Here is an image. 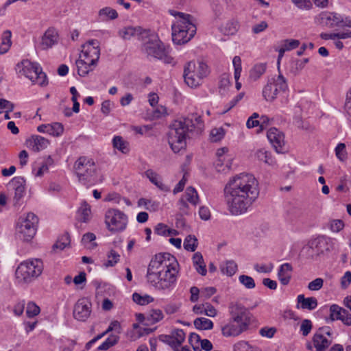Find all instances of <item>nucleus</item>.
Here are the masks:
<instances>
[{
    "label": "nucleus",
    "instance_id": "obj_1",
    "mask_svg": "<svg viewBox=\"0 0 351 351\" xmlns=\"http://www.w3.org/2000/svg\"><path fill=\"white\" fill-rule=\"evenodd\" d=\"M224 195L232 215L245 213L259 195L258 181L250 173L237 175L226 184Z\"/></svg>",
    "mask_w": 351,
    "mask_h": 351
},
{
    "label": "nucleus",
    "instance_id": "obj_2",
    "mask_svg": "<svg viewBox=\"0 0 351 351\" xmlns=\"http://www.w3.org/2000/svg\"><path fill=\"white\" fill-rule=\"evenodd\" d=\"M203 121L200 116L194 120L189 117L176 120L169 128L167 133L168 143L174 153H178L186 148V138L194 131L199 133L203 128Z\"/></svg>",
    "mask_w": 351,
    "mask_h": 351
},
{
    "label": "nucleus",
    "instance_id": "obj_3",
    "mask_svg": "<svg viewBox=\"0 0 351 351\" xmlns=\"http://www.w3.org/2000/svg\"><path fill=\"white\" fill-rule=\"evenodd\" d=\"M171 16L178 17L172 25V40L174 44L183 45L188 43L196 34L197 27L191 21V15L173 10H169Z\"/></svg>",
    "mask_w": 351,
    "mask_h": 351
},
{
    "label": "nucleus",
    "instance_id": "obj_4",
    "mask_svg": "<svg viewBox=\"0 0 351 351\" xmlns=\"http://www.w3.org/2000/svg\"><path fill=\"white\" fill-rule=\"evenodd\" d=\"M142 47L143 52L148 58H154L162 60L165 64H171L173 58L169 55L170 50L154 34L149 31V36Z\"/></svg>",
    "mask_w": 351,
    "mask_h": 351
},
{
    "label": "nucleus",
    "instance_id": "obj_5",
    "mask_svg": "<svg viewBox=\"0 0 351 351\" xmlns=\"http://www.w3.org/2000/svg\"><path fill=\"white\" fill-rule=\"evenodd\" d=\"M74 169L80 183L87 186L95 184L97 181L96 165L92 158L80 157L74 164Z\"/></svg>",
    "mask_w": 351,
    "mask_h": 351
},
{
    "label": "nucleus",
    "instance_id": "obj_6",
    "mask_svg": "<svg viewBox=\"0 0 351 351\" xmlns=\"http://www.w3.org/2000/svg\"><path fill=\"white\" fill-rule=\"evenodd\" d=\"M43 263L40 259H32L21 263L17 267L15 275L20 282H29L38 277L43 271Z\"/></svg>",
    "mask_w": 351,
    "mask_h": 351
},
{
    "label": "nucleus",
    "instance_id": "obj_7",
    "mask_svg": "<svg viewBox=\"0 0 351 351\" xmlns=\"http://www.w3.org/2000/svg\"><path fill=\"white\" fill-rule=\"evenodd\" d=\"M172 265H178L176 257L169 253H159L151 260L147 271V281H154L160 269H165Z\"/></svg>",
    "mask_w": 351,
    "mask_h": 351
},
{
    "label": "nucleus",
    "instance_id": "obj_8",
    "mask_svg": "<svg viewBox=\"0 0 351 351\" xmlns=\"http://www.w3.org/2000/svg\"><path fill=\"white\" fill-rule=\"evenodd\" d=\"M128 216L117 208H110L105 213V224L108 231L112 233L121 232L128 226Z\"/></svg>",
    "mask_w": 351,
    "mask_h": 351
},
{
    "label": "nucleus",
    "instance_id": "obj_9",
    "mask_svg": "<svg viewBox=\"0 0 351 351\" xmlns=\"http://www.w3.org/2000/svg\"><path fill=\"white\" fill-rule=\"evenodd\" d=\"M38 223V217L32 213H29L25 219H20L16 228L19 237L24 241H31L36 234Z\"/></svg>",
    "mask_w": 351,
    "mask_h": 351
},
{
    "label": "nucleus",
    "instance_id": "obj_10",
    "mask_svg": "<svg viewBox=\"0 0 351 351\" xmlns=\"http://www.w3.org/2000/svg\"><path fill=\"white\" fill-rule=\"evenodd\" d=\"M178 265H172L164 270L160 269L154 281H148L158 290H171L175 286Z\"/></svg>",
    "mask_w": 351,
    "mask_h": 351
},
{
    "label": "nucleus",
    "instance_id": "obj_11",
    "mask_svg": "<svg viewBox=\"0 0 351 351\" xmlns=\"http://www.w3.org/2000/svg\"><path fill=\"white\" fill-rule=\"evenodd\" d=\"M288 88L285 78L281 74L276 78H271L263 89V96L267 101H274L280 92H285Z\"/></svg>",
    "mask_w": 351,
    "mask_h": 351
},
{
    "label": "nucleus",
    "instance_id": "obj_12",
    "mask_svg": "<svg viewBox=\"0 0 351 351\" xmlns=\"http://www.w3.org/2000/svg\"><path fill=\"white\" fill-rule=\"evenodd\" d=\"M230 319L239 324L247 329L251 322V313L243 304L238 302H231L228 306Z\"/></svg>",
    "mask_w": 351,
    "mask_h": 351
},
{
    "label": "nucleus",
    "instance_id": "obj_13",
    "mask_svg": "<svg viewBox=\"0 0 351 351\" xmlns=\"http://www.w3.org/2000/svg\"><path fill=\"white\" fill-rule=\"evenodd\" d=\"M92 304L87 298L79 299L74 306L73 317L80 322H85L91 313Z\"/></svg>",
    "mask_w": 351,
    "mask_h": 351
},
{
    "label": "nucleus",
    "instance_id": "obj_14",
    "mask_svg": "<svg viewBox=\"0 0 351 351\" xmlns=\"http://www.w3.org/2000/svg\"><path fill=\"white\" fill-rule=\"evenodd\" d=\"M342 21V16L338 13L330 12H322L315 18V22L322 26L327 27H339Z\"/></svg>",
    "mask_w": 351,
    "mask_h": 351
},
{
    "label": "nucleus",
    "instance_id": "obj_15",
    "mask_svg": "<svg viewBox=\"0 0 351 351\" xmlns=\"http://www.w3.org/2000/svg\"><path fill=\"white\" fill-rule=\"evenodd\" d=\"M267 137L277 153L285 152V142L282 132L276 128H271L267 132Z\"/></svg>",
    "mask_w": 351,
    "mask_h": 351
},
{
    "label": "nucleus",
    "instance_id": "obj_16",
    "mask_svg": "<svg viewBox=\"0 0 351 351\" xmlns=\"http://www.w3.org/2000/svg\"><path fill=\"white\" fill-rule=\"evenodd\" d=\"M341 320L343 324L351 326V314L345 308L337 304H332L330 306V316L326 319V322H334Z\"/></svg>",
    "mask_w": 351,
    "mask_h": 351
},
{
    "label": "nucleus",
    "instance_id": "obj_17",
    "mask_svg": "<svg viewBox=\"0 0 351 351\" xmlns=\"http://www.w3.org/2000/svg\"><path fill=\"white\" fill-rule=\"evenodd\" d=\"M9 185L14 190V205H21V200L25 194V180L21 176L14 177L9 182Z\"/></svg>",
    "mask_w": 351,
    "mask_h": 351
},
{
    "label": "nucleus",
    "instance_id": "obj_18",
    "mask_svg": "<svg viewBox=\"0 0 351 351\" xmlns=\"http://www.w3.org/2000/svg\"><path fill=\"white\" fill-rule=\"evenodd\" d=\"M149 31L143 29L141 27H125L119 31V35L124 40H130L136 38L138 40H144L149 36Z\"/></svg>",
    "mask_w": 351,
    "mask_h": 351
},
{
    "label": "nucleus",
    "instance_id": "obj_19",
    "mask_svg": "<svg viewBox=\"0 0 351 351\" xmlns=\"http://www.w3.org/2000/svg\"><path fill=\"white\" fill-rule=\"evenodd\" d=\"M195 64L193 62H189L184 66L183 77L186 84L190 87H196L200 84L202 80L194 69Z\"/></svg>",
    "mask_w": 351,
    "mask_h": 351
},
{
    "label": "nucleus",
    "instance_id": "obj_20",
    "mask_svg": "<svg viewBox=\"0 0 351 351\" xmlns=\"http://www.w3.org/2000/svg\"><path fill=\"white\" fill-rule=\"evenodd\" d=\"M39 66L40 65L38 63L32 62L28 60H25L17 64L16 70L19 73L32 80L34 76L38 75V69Z\"/></svg>",
    "mask_w": 351,
    "mask_h": 351
},
{
    "label": "nucleus",
    "instance_id": "obj_21",
    "mask_svg": "<svg viewBox=\"0 0 351 351\" xmlns=\"http://www.w3.org/2000/svg\"><path fill=\"white\" fill-rule=\"evenodd\" d=\"M228 152V148L222 147L217 151V156L218 159L215 162V168L217 171L226 173L231 168V162L230 158H228L226 159V156H225V153Z\"/></svg>",
    "mask_w": 351,
    "mask_h": 351
},
{
    "label": "nucleus",
    "instance_id": "obj_22",
    "mask_svg": "<svg viewBox=\"0 0 351 351\" xmlns=\"http://www.w3.org/2000/svg\"><path fill=\"white\" fill-rule=\"evenodd\" d=\"M26 145L35 152H38L47 147L49 141L41 136L34 135L30 138L27 139Z\"/></svg>",
    "mask_w": 351,
    "mask_h": 351
},
{
    "label": "nucleus",
    "instance_id": "obj_23",
    "mask_svg": "<svg viewBox=\"0 0 351 351\" xmlns=\"http://www.w3.org/2000/svg\"><path fill=\"white\" fill-rule=\"evenodd\" d=\"M246 330V328L230 319L229 322L221 327V333L226 337H237Z\"/></svg>",
    "mask_w": 351,
    "mask_h": 351
},
{
    "label": "nucleus",
    "instance_id": "obj_24",
    "mask_svg": "<svg viewBox=\"0 0 351 351\" xmlns=\"http://www.w3.org/2000/svg\"><path fill=\"white\" fill-rule=\"evenodd\" d=\"M58 34L54 28H49L42 38L41 45L43 49L52 47L58 43Z\"/></svg>",
    "mask_w": 351,
    "mask_h": 351
},
{
    "label": "nucleus",
    "instance_id": "obj_25",
    "mask_svg": "<svg viewBox=\"0 0 351 351\" xmlns=\"http://www.w3.org/2000/svg\"><path fill=\"white\" fill-rule=\"evenodd\" d=\"M298 308L307 309L313 311L317 306V300L314 297L305 298L303 294L298 295L297 297Z\"/></svg>",
    "mask_w": 351,
    "mask_h": 351
},
{
    "label": "nucleus",
    "instance_id": "obj_26",
    "mask_svg": "<svg viewBox=\"0 0 351 351\" xmlns=\"http://www.w3.org/2000/svg\"><path fill=\"white\" fill-rule=\"evenodd\" d=\"M293 267L290 263H286L280 266L278 277L282 285H287L289 283Z\"/></svg>",
    "mask_w": 351,
    "mask_h": 351
},
{
    "label": "nucleus",
    "instance_id": "obj_27",
    "mask_svg": "<svg viewBox=\"0 0 351 351\" xmlns=\"http://www.w3.org/2000/svg\"><path fill=\"white\" fill-rule=\"evenodd\" d=\"M84 48H86L90 56L92 62H97L100 56L99 43L97 40H89Z\"/></svg>",
    "mask_w": 351,
    "mask_h": 351
},
{
    "label": "nucleus",
    "instance_id": "obj_28",
    "mask_svg": "<svg viewBox=\"0 0 351 351\" xmlns=\"http://www.w3.org/2000/svg\"><path fill=\"white\" fill-rule=\"evenodd\" d=\"M313 342L317 351L325 350L331 343V341L328 340L320 332H315L314 334L313 337Z\"/></svg>",
    "mask_w": 351,
    "mask_h": 351
},
{
    "label": "nucleus",
    "instance_id": "obj_29",
    "mask_svg": "<svg viewBox=\"0 0 351 351\" xmlns=\"http://www.w3.org/2000/svg\"><path fill=\"white\" fill-rule=\"evenodd\" d=\"M193 264L196 271L202 276H206L207 270L202 254L195 252L193 256Z\"/></svg>",
    "mask_w": 351,
    "mask_h": 351
},
{
    "label": "nucleus",
    "instance_id": "obj_30",
    "mask_svg": "<svg viewBox=\"0 0 351 351\" xmlns=\"http://www.w3.org/2000/svg\"><path fill=\"white\" fill-rule=\"evenodd\" d=\"M145 176L150 180L152 183L156 185L162 191H167L169 188L167 185L162 183L160 176L152 169H148L145 172Z\"/></svg>",
    "mask_w": 351,
    "mask_h": 351
},
{
    "label": "nucleus",
    "instance_id": "obj_31",
    "mask_svg": "<svg viewBox=\"0 0 351 351\" xmlns=\"http://www.w3.org/2000/svg\"><path fill=\"white\" fill-rule=\"evenodd\" d=\"M12 32L10 30H5L3 32L1 36V43L0 44V54H5L8 51L12 45Z\"/></svg>",
    "mask_w": 351,
    "mask_h": 351
},
{
    "label": "nucleus",
    "instance_id": "obj_32",
    "mask_svg": "<svg viewBox=\"0 0 351 351\" xmlns=\"http://www.w3.org/2000/svg\"><path fill=\"white\" fill-rule=\"evenodd\" d=\"M163 313L160 309H152L146 315L147 322L144 325L149 326L154 324L163 319Z\"/></svg>",
    "mask_w": 351,
    "mask_h": 351
},
{
    "label": "nucleus",
    "instance_id": "obj_33",
    "mask_svg": "<svg viewBox=\"0 0 351 351\" xmlns=\"http://www.w3.org/2000/svg\"><path fill=\"white\" fill-rule=\"evenodd\" d=\"M194 326L196 329L206 330H211L213 328V322L205 317H197L193 322Z\"/></svg>",
    "mask_w": 351,
    "mask_h": 351
},
{
    "label": "nucleus",
    "instance_id": "obj_34",
    "mask_svg": "<svg viewBox=\"0 0 351 351\" xmlns=\"http://www.w3.org/2000/svg\"><path fill=\"white\" fill-rule=\"evenodd\" d=\"M232 64H233L234 69V79L236 80V88L237 90H239L241 87V84L238 82V80L241 76V73L242 71L241 58L237 56H234L232 60Z\"/></svg>",
    "mask_w": 351,
    "mask_h": 351
},
{
    "label": "nucleus",
    "instance_id": "obj_35",
    "mask_svg": "<svg viewBox=\"0 0 351 351\" xmlns=\"http://www.w3.org/2000/svg\"><path fill=\"white\" fill-rule=\"evenodd\" d=\"M90 213V206L84 202L83 204H82L77 211L78 219L84 223L87 222L89 220Z\"/></svg>",
    "mask_w": 351,
    "mask_h": 351
},
{
    "label": "nucleus",
    "instance_id": "obj_36",
    "mask_svg": "<svg viewBox=\"0 0 351 351\" xmlns=\"http://www.w3.org/2000/svg\"><path fill=\"white\" fill-rule=\"evenodd\" d=\"M266 64L259 63L255 64L250 71V77L251 80H257L266 71Z\"/></svg>",
    "mask_w": 351,
    "mask_h": 351
},
{
    "label": "nucleus",
    "instance_id": "obj_37",
    "mask_svg": "<svg viewBox=\"0 0 351 351\" xmlns=\"http://www.w3.org/2000/svg\"><path fill=\"white\" fill-rule=\"evenodd\" d=\"M304 69L299 59H292L287 66V71L293 75H297Z\"/></svg>",
    "mask_w": 351,
    "mask_h": 351
},
{
    "label": "nucleus",
    "instance_id": "obj_38",
    "mask_svg": "<svg viewBox=\"0 0 351 351\" xmlns=\"http://www.w3.org/2000/svg\"><path fill=\"white\" fill-rule=\"evenodd\" d=\"M75 64L77 69V73L81 77L86 76L94 69L86 63V62L80 59L76 60Z\"/></svg>",
    "mask_w": 351,
    "mask_h": 351
},
{
    "label": "nucleus",
    "instance_id": "obj_39",
    "mask_svg": "<svg viewBox=\"0 0 351 351\" xmlns=\"http://www.w3.org/2000/svg\"><path fill=\"white\" fill-rule=\"evenodd\" d=\"M198 241L194 235H188L184 241V248L189 252H195L197 247Z\"/></svg>",
    "mask_w": 351,
    "mask_h": 351
},
{
    "label": "nucleus",
    "instance_id": "obj_40",
    "mask_svg": "<svg viewBox=\"0 0 351 351\" xmlns=\"http://www.w3.org/2000/svg\"><path fill=\"white\" fill-rule=\"evenodd\" d=\"M183 197L194 206L197 205L198 203L199 197L197 192L192 186H189L186 189Z\"/></svg>",
    "mask_w": 351,
    "mask_h": 351
},
{
    "label": "nucleus",
    "instance_id": "obj_41",
    "mask_svg": "<svg viewBox=\"0 0 351 351\" xmlns=\"http://www.w3.org/2000/svg\"><path fill=\"white\" fill-rule=\"evenodd\" d=\"M221 269L223 274L232 276L237 271V265L234 261H227L224 265H221Z\"/></svg>",
    "mask_w": 351,
    "mask_h": 351
},
{
    "label": "nucleus",
    "instance_id": "obj_42",
    "mask_svg": "<svg viewBox=\"0 0 351 351\" xmlns=\"http://www.w3.org/2000/svg\"><path fill=\"white\" fill-rule=\"evenodd\" d=\"M233 351H261L256 346L250 345L247 341H240L233 347Z\"/></svg>",
    "mask_w": 351,
    "mask_h": 351
},
{
    "label": "nucleus",
    "instance_id": "obj_43",
    "mask_svg": "<svg viewBox=\"0 0 351 351\" xmlns=\"http://www.w3.org/2000/svg\"><path fill=\"white\" fill-rule=\"evenodd\" d=\"M154 232L158 235L165 237L177 234V231L176 230L169 229L167 225L162 223H160L156 226L154 228Z\"/></svg>",
    "mask_w": 351,
    "mask_h": 351
},
{
    "label": "nucleus",
    "instance_id": "obj_44",
    "mask_svg": "<svg viewBox=\"0 0 351 351\" xmlns=\"http://www.w3.org/2000/svg\"><path fill=\"white\" fill-rule=\"evenodd\" d=\"M256 156L259 160L263 161L269 165L274 163V160L271 157V153L265 149H258L256 153Z\"/></svg>",
    "mask_w": 351,
    "mask_h": 351
},
{
    "label": "nucleus",
    "instance_id": "obj_45",
    "mask_svg": "<svg viewBox=\"0 0 351 351\" xmlns=\"http://www.w3.org/2000/svg\"><path fill=\"white\" fill-rule=\"evenodd\" d=\"M64 132V126L62 123L54 122L51 124H48V134L53 136H60Z\"/></svg>",
    "mask_w": 351,
    "mask_h": 351
},
{
    "label": "nucleus",
    "instance_id": "obj_46",
    "mask_svg": "<svg viewBox=\"0 0 351 351\" xmlns=\"http://www.w3.org/2000/svg\"><path fill=\"white\" fill-rule=\"evenodd\" d=\"M133 301L139 305H146L154 301V298L149 295L145 294L141 295L138 293H134L132 295Z\"/></svg>",
    "mask_w": 351,
    "mask_h": 351
},
{
    "label": "nucleus",
    "instance_id": "obj_47",
    "mask_svg": "<svg viewBox=\"0 0 351 351\" xmlns=\"http://www.w3.org/2000/svg\"><path fill=\"white\" fill-rule=\"evenodd\" d=\"M119 337L117 335L108 337L98 348L99 350H107L118 343Z\"/></svg>",
    "mask_w": 351,
    "mask_h": 351
},
{
    "label": "nucleus",
    "instance_id": "obj_48",
    "mask_svg": "<svg viewBox=\"0 0 351 351\" xmlns=\"http://www.w3.org/2000/svg\"><path fill=\"white\" fill-rule=\"evenodd\" d=\"M239 27V23L236 20H232L228 21L224 27H223V33L228 35H233L236 34Z\"/></svg>",
    "mask_w": 351,
    "mask_h": 351
},
{
    "label": "nucleus",
    "instance_id": "obj_49",
    "mask_svg": "<svg viewBox=\"0 0 351 351\" xmlns=\"http://www.w3.org/2000/svg\"><path fill=\"white\" fill-rule=\"evenodd\" d=\"M31 81L34 84H37L41 86H44L48 84L47 75L43 71L40 66L38 69V75L34 76Z\"/></svg>",
    "mask_w": 351,
    "mask_h": 351
},
{
    "label": "nucleus",
    "instance_id": "obj_50",
    "mask_svg": "<svg viewBox=\"0 0 351 351\" xmlns=\"http://www.w3.org/2000/svg\"><path fill=\"white\" fill-rule=\"evenodd\" d=\"M108 261L104 263L106 267L114 266L119 261L120 255L114 250L107 254Z\"/></svg>",
    "mask_w": 351,
    "mask_h": 351
},
{
    "label": "nucleus",
    "instance_id": "obj_51",
    "mask_svg": "<svg viewBox=\"0 0 351 351\" xmlns=\"http://www.w3.org/2000/svg\"><path fill=\"white\" fill-rule=\"evenodd\" d=\"M239 280L241 284L249 289H254L256 286L254 280L251 276L247 275L239 276Z\"/></svg>",
    "mask_w": 351,
    "mask_h": 351
},
{
    "label": "nucleus",
    "instance_id": "obj_52",
    "mask_svg": "<svg viewBox=\"0 0 351 351\" xmlns=\"http://www.w3.org/2000/svg\"><path fill=\"white\" fill-rule=\"evenodd\" d=\"M112 143L114 148L119 149L123 153H125L128 150L125 145V142L121 136H114L112 139Z\"/></svg>",
    "mask_w": 351,
    "mask_h": 351
},
{
    "label": "nucleus",
    "instance_id": "obj_53",
    "mask_svg": "<svg viewBox=\"0 0 351 351\" xmlns=\"http://www.w3.org/2000/svg\"><path fill=\"white\" fill-rule=\"evenodd\" d=\"M159 339L169 345L175 351H179V346L176 345V342L173 335H162L159 337Z\"/></svg>",
    "mask_w": 351,
    "mask_h": 351
},
{
    "label": "nucleus",
    "instance_id": "obj_54",
    "mask_svg": "<svg viewBox=\"0 0 351 351\" xmlns=\"http://www.w3.org/2000/svg\"><path fill=\"white\" fill-rule=\"evenodd\" d=\"M40 307L34 302H30L27 304L26 314L28 317H34L39 314Z\"/></svg>",
    "mask_w": 351,
    "mask_h": 351
},
{
    "label": "nucleus",
    "instance_id": "obj_55",
    "mask_svg": "<svg viewBox=\"0 0 351 351\" xmlns=\"http://www.w3.org/2000/svg\"><path fill=\"white\" fill-rule=\"evenodd\" d=\"M312 328V322L310 319H304L301 322L300 330L302 335L306 337L311 332Z\"/></svg>",
    "mask_w": 351,
    "mask_h": 351
},
{
    "label": "nucleus",
    "instance_id": "obj_56",
    "mask_svg": "<svg viewBox=\"0 0 351 351\" xmlns=\"http://www.w3.org/2000/svg\"><path fill=\"white\" fill-rule=\"evenodd\" d=\"M99 14L100 16H107L110 19H115L118 17L117 12L109 7H106L101 9L99 12Z\"/></svg>",
    "mask_w": 351,
    "mask_h": 351
},
{
    "label": "nucleus",
    "instance_id": "obj_57",
    "mask_svg": "<svg viewBox=\"0 0 351 351\" xmlns=\"http://www.w3.org/2000/svg\"><path fill=\"white\" fill-rule=\"evenodd\" d=\"M225 132L222 128H215L210 131L211 141L217 142L222 139L224 136Z\"/></svg>",
    "mask_w": 351,
    "mask_h": 351
},
{
    "label": "nucleus",
    "instance_id": "obj_58",
    "mask_svg": "<svg viewBox=\"0 0 351 351\" xmlns=\"http://www.w3.org/2000/svg\"><path fill=\"white\" fill-rule=\"evenodd\" d=\"M335 154L337 157L341 161L347 158L346 145L344 143H339L335 148Z\"/></svg>",
    "mask_w": 351,
    "mask_h": 351
},
{
    "label": "nucleus",
    "instance_id": "obj_59",
    "mask_svg": "<svg viewBox=\"0 0 351 351\" xmlns=\"http://www.w3.org/2000/svg\"><path fill=\"white\" fill-rule=\"evenodd\" d=\"M172 335L176 342V345L179 347L184 342L185 339V333L182 329H176L173 331Z\"/></svg>",
    "mask_w": 351,
    "mask_h": 351
},
{
    "label": "nucleus",
    "instance_id": "obj_60",
    "mask_svg": "<svg viewBox=\"0 0 351 351\" xmlns=\"http://www.w3.org/2000/svg\"><path fill=\"white\" fill-rule=\"evenodd\" d=\"M299 9L308 10L312 8L310 0H291Z\"/></svg>",
    "mask_w": 351,
    "mask_h": 351
},
{
    "label": "nucleus",
    "instance_id": "obj_61",
    "mask_svg": "<svg viewBox=\"0 0 351 351\" xmlns=\"http://www.w3.org/2000/svg\"><path fill=\"white\" fill-rule=\"evenodd\" d=\"M344 227V222L341 219H333L330 223V228L334 232H339Z\"/></svg>",
    "mask_w": 351,
    "mask_h": 351
},
{
    "label": "nucleus",
    "instance_id": "obj_62",
    "mask_svg": "<svg viewBox=\"0 0 351 351\" xmlns=\"http://www.w3.org/2000/svg\"><path fill=\"white\" fill-rule=\"evenodd\" d=\"M300 45V41L295 39H287L284 40L282 47L287 51H290L297 48Z\"/></svg>",
    "mask_w": 351,
    "mask_h": 351
},
{
    "label": "nucleus",
    "instance_id": "obj_63",
    "mask_svg": "<svg viewBox=\"0 0 351 351\" xmlns=\"http://www.w3.org/2000/svg\"><path fill=\"white\" fill-rule=\"evenodd\" d=\"M323 279L317 278L308 283V289L311 291H318L323 287Z\"/></svg>",
    "mask_w": 351,
    "mask_h": 351
},
{
    "label": "nucleus",
    "instance_id": "obj_64",
    "mask_svg": "<svg viewBox=\"0 0 351 351\" xmlns=\"http://www.w3.org/2000/svg\"><path fill=\"white\" fill-rule=\"evenodd\" d=\"M276 332V328L274 327H263L260 329L259 333L262 337L271 338Z\"/></svg>",
    "mask_w": 351,
    "mask_h": 351
}]
</instances>
